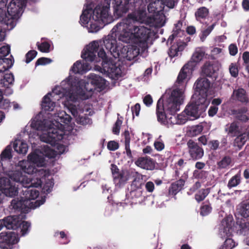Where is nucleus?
Segmentation results:
<instances>
[{"label": "nucleus", "instance_id": "obj_1", "mask_svg": "<svg viewBox=\"0 0 249 249\" xmlns=\"http://www.w3.org/2000/svg\"><path fill=\"white\" fill-rule=\"evenodd\" d=\"M116 39L114 35L111 33L103 40V45L107 53L103 48L97 52L98 57L102 60L101 71L112 78H118L121 71L117 64L107 56V53H110L115 58L119 57L120 52Z\"/></svg>", "mask_w": 249, "mask_h": 249}, {"label": "nucleus", "instance_id": "obj_2", "mask_svg": "<svg viewBox=\"0 0 249 249\" xmlns=\"http://www.w3.org/2000/svg\"><path fill=\"white\" fill-rule=\"evenodd\" d=\"M184 98V92L177 88L171 91L164 103L162 98H160L156 106L158 121L162 124H166L168 122L165 111L171 115H175L179 110L180 106L183 103Z\"/></svg>", "mask_w": 249, "mask_h": 249}, {"label": "nucleus", "instance_id": "obj_3", "mask_svg": "<svg viewBox=\"0 0 249 249\" xmlns=\"http://www.w3.org/2000/svg\"><path fill=\"white\" fill-rule=\"evenodd\" d=\"M57 121H55L56 125L52 123L50 124L47 133H44L40 136V140L46 143H50L52 145H54L57 142L61 140L64 136L63 130L64 126L60 123L68 124L71 121V118L70 115L64 112L62 115L58 116Z\"/></svg>", "mask_w": 249, "mask_h": 249}, {"label": "nucleus", "instance_id": "obj_4", "mask_svg": "<svg viewBox=\"0 0 249 249\" xmlns=\"http://www.w3.org/2000/svg\"><path fill=\"white\" fill-rule=\"evenodd\" d=\"M99 47V43L97 41H93L89 45L87 46L81 54L83 58V63L81 60L75 62L71 68V70L74 73H85L90 69V66L89 62L93 61L96 57V53Z\"/></svg>", "mask_w": 249, "mask_h": 249}, {"label": "nucleus", "instance_id": "obj_5", "mask_svg": "<svg viewBox=\"0 0 249 249\" xmlns=\"http://www.w3.org/2000/svg\"><path fill=\"white\" fill-rule=\"evenodd\" d=\"M133 25L129 22H125L123 19L118 23L111 30V32L114 34L119 41L125 43H130L133 39Z\"/></svg>", "mask_w": 249, "mask_h": 249}, {"label": "nucleus", "instance_id": "obj_6", "mask_svg": "<svg viewBox=\"0 0 249 249\" xmlns=\"http://www.w3.org/2000/svg\"><path fill=\"white\" fill-rule=\"evenodd\" d=\"M132 31L133 39L138 46L142 49L147 47V41L149 39L151 31L150 29L143 26L133 25Z\"/></svg>", "mask_w": 249, "mask_h": 249}, {"label": "nucleus", "instance_id": "obj_7", "mask_svg": "<svg viewBox=\"0 0 249 249\" xmlns=\"http://www.w3.org/2000/svg\"><path fill=\"white\" fill-rule=\"evenodd\" d=\"M110 3L98 4L92 11V17L103 23L108 24L111 22L112 19L109 14Z\"/></svg>", "mask_w": 249, "mask_h": 249}, {"label": "nucleus", "instance_id": "obj_8", "mask_svg": "<svg viewBox=\"0 0 249 249\" xmlns=\"http://www.w3.org/2000/svg\"><path fill=\"white\" fill-rule=\"evenodd\" d=\"M41 185L40 179H37L36 181L34 180H30L25 183L22 190L23 197L27 202L28 200H35L39 196V192L35 188H37Z\"/></svg>", "mask_w": 249, "mask_h": 249}, {"label": "nucleus", "instance_id": "obj_9", "mask_svg": "<svg viewBox=\"0 0 249 249\" xmlns=\"http://www.w3.org/2000/svg\"><path fill=\"white\" fill-rule=\"evenodd\" d=\"M140 0H114L112 4L114 13L118 18L121 17L129 9L136 7V3Z\"/></svg>", "mask_w": 249, "mask_h": 249}, {"label": "nucleus", "instance_id": "obj_10", "mask_svg": "<svg viewBox=\"0 0 249 249\" xmlns=\"http://www.w3.org/2000/svg\"><path fill=\"white\" fill-rule=\"evenodd\" d=\"M149 17L147 16L146 8L144 6L139 7L137 10L127 15L124 18L125 22H129L130 24L136 25L137 22L147 23Z\"/></svg>", "mask_w": 249, "mask_h": 249}, {"label": "nucleus", "instance_id": "obj_11", "mask_svg": "<svg viewBox=\"0 0 249 249\" xmlns=\"http://www.w3.org/2000/svg\"><path fill=\"white\" fill-rule=\"evenodd\" d=\"M18 241V235L12 231H2L0 233V248L11 249L12 245Z\"/></svg>", "mask_w": 249, "mask_h": 249}, {"label": "nucleus", "instance_id": "obj_12", "mask_svg": "<svg viewBox=\"0 0 249 249\" xmlns=\"http://www.w3.org/2000/svg\"><path fill=\"white\" fill-rule=\"evenodd\" d=\"M24 8L21 0H12L7 6L8 16L15 19L18 18L23 13Z\"/></svg>", "mask_w": 249, "mask_h": 249}, {"label": "nucleus", "instance_id": "obj_13", "mask_svg": "<svg viewBox=\"0 0 249 249\" xmlns=\"http://www.w3.org/2000/svg\"><path fill=\"white\" fill-rule=\"evenodd\" d=\"M0 189L6 196L14 197L18 193V188L7 178H0Z\"/></svg>", "mask_w": 249, "mask_h": 249}, {"label": "nucleus", "instance_id": "obj_14", "mask_svg": "<svg viewBox=\"0 0 249 249\" xmlns=\"http://www.w3.org/2000/svg\"><path fill=\"white\" fill-rule=\"evenodd\" d=\"M111 171L115 185L118 187L124 186L128 179L124 171L123 170L120 171L117 166L115 164H111Z\"/></svg>", "mask_w": 249, "mask_h": 249}, {"label": "nucleus", "instance_id": "obj_15", "mask_svg": "<svg viewBox=\"0 0 249 249\" xmlns=\"http://www.w3.org/2000/svg\"><path fill=\"white\" fill-rule=\"evenodd\" d=\"M187 145L190 156L193 160H198L202 158L204 155V150L197 142L193 140H189L187 142Z\"/></svg>", "mask_w": 249, "mask_h": 249}, {"label": "nucleus", "instance_id": "obj_16", "mask_svg": "<svg viewBox=\"0 0 249 249\" xmlns=\"http://www.w3.org/2000/svg\"><path fill=\"white\" fill-rule=\"evenodd\" d=\"M239 213L244 218L249 217V201L247 203H243L239 208ZM241 230L245 232L249 231V221L248 219L243 220L240 224Z\"/></svg>", "mask_w": 249, "mask_h": 249}, {"label": "nucleus", "instance_id": "obj_17", "mask_svg": "<svg viewBox=\"0 0 249 249\" xmlns=\"http://www.w3.org/2000/svg\"><path fill=\"white\" fill-rule=\"evenodd\" d=\"M233 220L232 216H227L221 221L219 235L221 238L229 237L231 233Z\"/></svg>", "mask_w": 249, "mask_h": 249}, {"label": "nucleus", "instance_id": "obj_18", "mask_svg": "<svg viewBox=\"0 0 249 249\" xmlns=\"http://www.w3.org/2000/svg\"><path fill=\"white\" fill-rule=\"evenodd\" d=\"M152 16L149 17L147 24L150 26L160 28L163 26L165 23V17L163 12L153 14Z\"/></svg>", "mask_w": 249, "mask_h": 249}, {"label": "nucleus", "instance_id": "obj_19", "mask_svg": "<svg viewBox=\"0 0 249 249\" xmlns=\"http://www.w3.org/2000/svg\"><path fill=\"white\" fill-rule=\"evenodd\" d=\"M4 227L7 229L17 230L21 226L20 219L18 216H8L2 219Z\"/></svg>", "mask_w": 249, "mask_h": 249}, {"label": "nucleus", "instance_id": "obj_20", "mask_svg": "<svg viewBox=\"0 0 249 249\" xmlns=\"http://www.w3.org/2000/svg\"><path fill=\"white\" fill-rule=\"evenodd\" d=\"M184 112L187 116L188 118H193V119H196L199 117L201 113L199 108L192 100L186 106Z\"/></svg>", "mask_w": 249, "mask_h": 249}, {"label": "nucleus", "instance_id": "obj_21", "mask_svg": "<svg viewBox=\"0 0 249 249\" xmlns=\"http://www.w3.org/2000/svg\"><path fill=\"white\" fill-rule=\"evenodd\" d=\"M135 163L138 166L146 170H153L155 167V163L153 159L148 157H140Z\"/></svg>", "mask_w": 249, "mask_h": 249}, {"label": "nucleus", "instance_id": "obj_22", "mask_svg": "<svg viewBox=\"0 0 249 249\" xmlns=\"http://www.w3.org/2000/svg\"><path fill=\"white\" fill-rule=\"evenodd\" d=\"M122 52L124 54L123 56L124 57L128 60L131 61L138 55L139 49L137 46L128 45L123 47Z\"/></svg>", "mask_w": 249, "mask_h": 249}, {"label": "nucleus", "instance_id": "obj_23", "mask_svg": "<svg viewBox=\"0 0 249 249\" xmlns=\"http://www.w3.org/2000/svg\"><path fill=\"white\" fill-rule=\"evenodd\" d=\"M54 93V90H53L52 93H47L43 98L41 102V108L43 111H52L53 110L55 103L52 101L50 97H53V94Z\"/></svg>", "mask_w": 249, "mask_h": 249}, {"label": "nucleus", "instance_id": "obj_24", "mask_svg": "<svg viewBox=\"0 0 249 249\" xmlns=\"http://www.w3.org/2000/svg\"><path fill=\"white\" fill-rule=\"evenodd\" d=\"M211 84V82L206 77L200 78L195 83L196 91L199 93H208Z\"/></svg>", "mask_w": 249, "mask_h": 249}, {"label": "nucleus", "instance_id": "obj_25", "mask_svg": "<svg viewBox=\"0 0 249 249\" xmlns=\"http://www.w3.org/2000/svg\"><path fill=\"white\" fill-rule=\"evenodd\" d=\"M208 93L198 92L196 99L192 100L193 102L199 108L200 112H204L207 107L209 101L207 99Z\"/></svg>", "mask_w": 249, "mask_h": 249}, {"label": "nucleus", "instance_id": "obj_26", "mask_svg": "<svg viewBox=\"0 0 249 249\" xmlns=\"http://www.w3.org/2000/svg\"><path fill=\"white\" fill-rule=\"evenodd\" d=\"M248 111V108L247 107H242L238 109L232 110L231 112L236 119L242 122L246 123L249 120V117L246 115Z\"/></svg>", "mask_w": 249, "mask_h": 249}, {"label": "nucleus", "instance_id": "obj_27", "mask_svg": "<svg viewBox=\"0 0 249 249\" xmlns=\"http://www.w3.org/2000/svg\"><path fill=\"white\" fill-rule=\"evenodd\" d=\"M164 3L162 0H155L151 1L147 6L149 13L155 14L163 12Z\"/></svg>", "mask_w": 249, "mask_h": 249}, {"label": "nucleus", "instance_id": "obj_28", "mask_svg": "<svg viewBox=\"0 0 249 249\" xmlns=\"http://www.w3.org/2000/svg\"><path fill=\"white\" fill-rule=\"evenodd\" d=\"M185 179L181 178L172 183L168 189L169 195L175 196L181 191L184 185Z\"/></svg>", "mask_w": 249, "mask_h": 249}, {"label": "nucleus", "instance_id": "obj_29", "mask_svg": "<svg viewBox=\"0 0 249 249\" xmlns=\"http://www.w3.org/2000/svg\"><path fill=\"white\" fill-rule=\"evenodd\" d=\"M205 53L202 51L195 52L190 60L186 64L190 67V70H194L196 64L203 58Z\"/></svg>", "mask_w": 249, "mask_h": 249}, {"label": "nucleus", "instance_id": "obj_30", "mask_svg": "<svg viewBox=\"0 0 249 249\" xmlns=\"http://www.w3.org/2000/svg\"><path fill=\"white\" fill-rule=\"evenodd\" d=\"M216 70L214 68L213 65L210 61H207L204 63L201 68L202 76L208 77H215L214 74Z\"/></svg>", "mask_w": 249, "mask_h": 249}, {"label": "nucleus", "instance_id": "obj_31", "mask_svg": "<svg viewBox=\"0 0 249 249\" xmlns=\"http://www.w3.org/2000/svg\"><path fill=\"white\" fill-rule=\"evenodd\" d=\"M235 100L242 103H247L249 102L248 95L246 91L243 88L234 90L232 94Z\"/></svg>", "mask_w": 249, "mask_h": 249}, {"label": "nucleus", "instance_id": "obj_32", "mask_svg": "<svg viewBox=\"0 0 249 249\" xmlns=\"http://www.w3.org/2000/svg\"><path fill=\"white\" fill-rule=\"evenodd\" d=\"M92 8L90 5L87 6L86 9L83 11L82 14L80 16V22L82 25L88 24L92 19Z\"/></svg>", "mask_w": 249, "mask_h": 249}, {"label": "nucleus", "instance_id": "obj_33", "mask_svg": "<svg viewBox=\"0 0 249 249\" xmlns=\"http://www.w3.org/2000/svg\"><path fill=\"white\" fill-rule=\"evenodd\" d=\"M0 24L6 25L12 29L15 26V22H14L12 18H9L5 10L0 8Z\"/></svg>", "mask_w": 249, "mask_h": 249}, {"label": "nucleus", "instance_id": "obj_34", "mask_svg": "<svg viewBox=\"0 0 249 249\" xmlns=\"http://www.w3.org/2000/svg\"><path fill=\"white\" fill-rule=\"evenodd\" d=\"M19 165L23 172L28 174L36 173L38 171L35 165H32L31 162L26 161H20L18 162Z\"/></svg>", "mask_w": 249, "mask_h": 249}, {"label": "nucleus", "instance_id": "obj_35", "mask_svg": "<svg viewBox=\"0 0 249 249\" xmlns=\"http://www.w3.org/2000/svg\"><path fill=\"white\" fill-rule=\"evenodd\" d=\"M11 179L17 182H19L23 186L25 185L27 182H29L30 180L28 178L25 176L23 175L22 172L19 171H15L10 176Z\"/></svg>", "mask_w": 249, "mask_h": 249}, {"label": "nucleus", "instance_id": "obj_36", "mask_svg": "<svg viewBox=\"0 0 249 249\" xmlns=\"http://www.w3.org/2000/svg\"><path fill=\"white\" fill-rule=\"evenodd\" d=\"M28 160L32 164H36L38 167H43L44 165V158L36 153H30L28 156Z\"/></svg>", "mask_w": 249, "mask_h": 249}, {"label": "nucleus", "instance_id": "obj_37", "mask_svg": "<svg viewBox=\"0 0 249 249\" xmlns=\"http://www.w3.org/2000/svg\"><path fill=\"white\" fill-rule=\"evenodd\" d=\"M10 58L3 57L1 58L0 63V73H2L5 71L11 68L13 65L14 60L13 56L11 55Z\"/></svg>", "mask_w": 249, "mask_h": 249}, {"label": "nucleus", "instance_id": "obj_38", "mask_svg": "<svg viewBox=\"0 0 249 249\" xmlns=\"http://www.w3.org/2000/svg\"><path fill=\"white\" fill-rule=\"evenodd\" d=\"M105 25L107 24L92 18L89 26H88L89 32L96 33L103 28Z\"/></svg>", "mask_w": 249, "mask_h": 249}, {"label": "nucleus", "instance_id": "obj_39", "mask_svg": "<svg viewBox=\"0 0 249 249\" xmlns=\"http://www.w3.org/2000/svg\"><path fill=\"white\" fill-rule=\"evenodd\" d=\"M13 148L15 151L19 154H25L28 149L27 144L19 140L15 141Z\"/></svg>", "mask_w": 249, "mask_h": 249}, {"label": "nucleus", "instance_id": "obj_40", "mask_svg": "<svg viewBox=\"0 0 249 249\" xmlns=\"http://www.w3.org/2000/svg\"><path fill=\"white\" fill-rule=\"evenodd\" d=\"M209 13V9L205 7L198 8L195 13V17L197 21L201 22V20L205 19Z\"/></svg>", "mask_w": 249, "mask_h": 249}, {"label": "nucleus", "instance_id": "obj_41", "mask_svg": "<svg viewBox=\"0 0 249 249\" xmlns=\"http://www.w3.org/2000/svg\"><path fill=\"white\" fill-rule=\"evenodd\" d=\"M190 67L186 64L181 69L177 80L178 84L182 83L187 77V73L192 72L194 70H190Z\"/></svg>", "mask_w": 249, "mask_h": 249}, {"label": "nucleus", "instance_id": "obj_42", "mask_svg": "<svg viewBox=\"0 0 249 249\" xmlns=\"http://www.w3.org/2000/svg\"><path fill=\"white\" fill-rule=\"evenodd\" d=\"M226 131L228 132V134L233 137L238 136L241 133L239 125L237 122H236L231 123L229 127L226 128Z\"/></svg>", "mask_w": 249, "mask_h": 249}, {"label": "nucleus", "instance_id": "obj_43", "mask_svg": "<svg viewBox=\"0 0 249 249\" xmlns=\"http://www.w3.org/2000/svg\"><path fill=\"white\" fill-rule=\"evenodd\" d=\"M14 82V77L13 73H7L4 74L3 79L0 80V87H7L12 86Z\"/></svg>", "mask_w": 249, "mask_h": 249}, {"label": "nucleus", "instance_id": "obj_44", "mask_svg": "<svg viewBox=\"0 0 249 249\" xmlns=\"http://www.w3.org/2000/svg\"><path fill=\"white\" fill-rule=\"evenodd\" d=\"M241 177L240 172H238L234 176H232L229 180L227 187L229 189L237 186L241 183Z\"/></svg>", "mask_w": 249, "mask_h": 249}, {"label": "nucleus", "instance_id": "obj_45", "mask_svg": "<svg viewBox=\"0 0 249 249\" xmlns=\"http://www.w3.org/2000/svg\"><path fill=\"white\" fill-rule=\"evenodd\" d=\"M210 189H201L199 190L195 195V198L196 200L200 203L205 199L207 196L210 193Z\"/></svg>", "mask_w": 249, "mask_h": 249}, {"label": "nucleus", "instance_id": "obj_46", "mask_svg": "<svg viewBox=\"0 0 249 249\" xmlns=\"http://www.w3.org/2000/svg\"><path fill=\"white\" fill-rule=\"evenodd\" d=\"M91 83L97 88H102L105 84V80L101 76L93 74L91 75Z\"/></svg>", "mask_w": 249, "mask_h": 249}, {"label": "nucleus", "instance_id": "obj_47", "mask_svg": "<svg viewBox=\"0 0 249 249\" xmlns=\"http://www.w3.org/2000/svg\"><path fill=\"white\" fill-rule=\"evenodd\" d=\"M26 202L23 197L21 196L20 200H18V198L13 199L11 202V206L15 210L21 211Z\"/></svg>", "mask_w": 249, "mask_h": 249}, {"label": "nucleus", "instance_id": "obj_48", "mask_svg": "<svg viewBox=\"0 0 249 249\" xmlns=\"http://www.w3.org/2000/svg\"><path fill=\"white\" fill-rule=\"evenodd\" d=\"M212 207L209 201H206L202 204L200 209V214L202 216L208 215L212 211Z\"/></svg>", "mask_w": 249, "mask_h": 249}, {"label": "nucleus", "instance_id": "obj_49", "mask_svg": "<svg viewBox=\"0 0 249 249\" xmlns=\"http://www.w3.org/2000/svg\"><path fill=\"white\" fill-rule=\"evenodd\" d=\"M233 142V145L235 147H237L238 149L240 150L242 148L243 146L245 144L246 142V137L244 134H239L236 136Z\"/></svg>", "mask_w": 249, "mask_h": 249}, {"label": "nucleus", "instance_id": "obj_50", "mask_svg": "<svg viewBox=\"0 0 249 249\" xmlns=\"http://www.w3.org/2000/svg\"><path fill=\"white\" fill-rule=\"evenodd\" d=\"M76 122L83 125L91 124L92 123V120L87 115H79L76 118Z\"/></svg>", "mask_w": 249, "mask_h": 249}, {"label": "nucleus", "instance_id": "obj_51", "mask_svg": "<svg viewBox=\"0 0 249 249\" xmlns=\"http://www.w3.org/2000/svg\"><path fill=\"white\" fill-rule=\"evenodd\" d=\"M232 160L229 156H224L219 161L217 162V165L220 169H224L229 166L231 163Z\"/></svg>", "mask_w": 249, "mask_h": 249}, {"label": "nucleus", "instance_id": "obj_52", "mask_svg": "<svg viewBox=\"0 0 249 249\" xmlns=\"http://www.w3.org/2000/svg\"><path fill=\"white\" fill-rule=\"evenodd\" d=\"M216 24V22L213 23L211 25L208 27L206 29L203 30L201 31L199 35L200 39L201 41L203 42L206 37L210 34L213 30Z\"/></svg>", "mask_w": 249, "mask_h": 249}, {"label": "nucleus", "instance_id": "obj_53", "mask_svg": "<svg viewBox=\"0 0 249 249\" xmlns=\"http://www.w3.org/2000/svg\"><path fill=\"white\" fill-rule=\"evenodd\" d=\"M12 147L10 145L7 146L0 154L1 160L11 159L12 158Z\"/></svg>", "mask_w": 249, "mask_h": 249}, {"label": "nucleus", "instance_id": "obj_54", "mask_svg": "<svg viewBox=\"0 0 249 249\" xmlns=\"http://www.w3.org/2000/svg\"><path fill=\"white\" fill-rule=\"evenodd\" d=\"M20 222L21 226L19 227L20 228V233L22 236H25L29 231L31 223L28 221H22L21 219Z\"/></svg>", "mask_w": 249, "mask_h": 249}, {"label": "nucleus", "instance_id": "obj_55", "mask_svg": "<svg viewBox=\"0 0 249 249\" xmlns=\"http://www.w3.org/2000/svg\"><path fill=\"white\" fill-rule=\"evenodd\" d=\"M11 107V102L7 99H4L3 92L0 90V108L4 109H8Z\"/></svg>", "mask_w": 249, "mask_h": 249}, {"label": "nucleus", "instance_id": "obj_56", "mask_svg": "<svg viewBox=\"0 0 249 249\" xmlns=\"http://www.w3.org/2000/svg\"><path fill=\"white\" fill-rule=\"evenodd\" d=\"M182 26V22L181 20H178V22L175 24V27L173 31V34L170 36L169 39L173 40V38L178 36L181 31V28Z\"/></svg>", "mask_w": 249, "mask_h": 249}, {"label": "nucleus", "instance_id": "obj_57", "mask_svg": "<svg viewBox=\"0 0 249 249\" xmlns=\"http://www.w3.org/2000/svg\"><path fill=\"white\" fill-rule=\"evenodd\" d=\"M38 49L42 53H49L50 52V44L47 41L41 43L37 42L36 43Z\"/></svg>", "mask_w": 249, "mask_h": 249}, {"label": "nucleus", "instance_id": "obj_58", "mask_svg": "<svg viewBox=\"0 0 249 249\" xmlns=\"http://www.w3.org/2000/svg\"><path fill=\"white\" fill-rule=\"evenodd\" d=\"M193 175L196 178L204 179L207 178L208 172L204 170H196L194 171Z\"/></svg>", "mask_w": 249, "mask_h": 249}, {"label": "nucleus", "instance_id": "obj_59", "mask_svg": "<svg viewBox=\"0 0 249 249\" xmlns=\"http://www.w3.org/2000/svg\"><path fill=\"white\" fill-rule=\"evenodd\" d=\"M229 71L232 77L234 78L238 76L239 69L237 64L235 63H231L229 66Z\"/></svg>", "mask_w": 249, "mask_h": 249}, {"label": "nucleus", "instance_id": "obj_60", "mask_svg": "<svg viewBox=\"0 0 249 249\" xmlns=\"http://www.w3.org/2000/svg\"><path fill=\"white\" fill-rule=\"evenodd\" d=\"M142 191L141 188L131 189L130 195L132 199L139 198L142 196Z\"/></svg>", "mask_w": 249, "mask_h": 249}, {"label": "nucleus", "instance_id": "obj_61", "mask_svg": "<svg viewBox=\"0 0 249 249\" xmlns=\"http://www.w3.org/2000/svg\"><path fill=\"white\" fill-rule=\"evenodd\" d=\"M178 47L173 44L169 48L168 53L170 57H174L178 55Z\"/></svg>", "mask_w": 249, "mask_h": 249}, {"label": "nucleus", "instance_id": "obj_62", "mask_svg": "<svg viewBox=\"0 0 249 249\" xmlns=\"http://www.w3.org/2000/svg\"><path fill=\"white\" fill-rule=\"evenodd\" d=\"M37 52L35 50L29 51L25 55L26 63H30L36 56Z\"/></svg>", "mask_w": 249, "mask_h": 249}, {"label": "nucleus", "instance_id": "obj_63", "mask_svg": "<svg viewBox=\"0 0 249 249\" xmlns=\"http://www.w3.org/2000/svg\"><path fill=\"white\" fill-rule=\"evenodd\" d=\"M122 121L119 118H118L115 122L112 129V131L115 134H119L120 133V128L122 124Z\"/></svg>", "mask_w": 249, "mask_h": 249}, {"label": "nucleus", "instance_id": "obj_64", "mask_svg": "<svg viewBox=\"0 0 249 249\" xmlns=\"http://www.w3.org/2000/svg\"><path fill=\"white\" fill-rule=\"evenodd\" d=\"M143 185L142 180L140 178H135L132 182L131 185V189L135 188H141Z\"/></svg>", "mask_w": 249, "mask_h": 249}]
</instances>
